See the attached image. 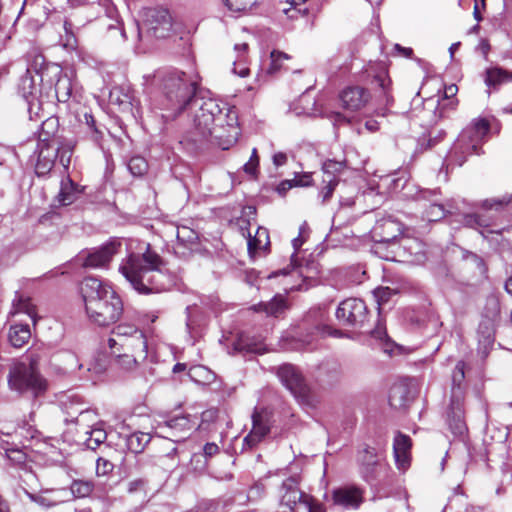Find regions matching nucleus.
Here are the masks:
<instances>
[{"instance_id":"nucleus-57","label":"nucleus","mask_w":512,"mask_h":512,"mask_svg":"<svg viewBox=\"0 0 512 512\" xmlns=\"http://www.w3.org/2000/svg\"><path fill=\"white\" fill-rule=\"evenodd\" d=\"M259 164V158L257 155V150L254 148L252 150V155L250 160L244 165V171L249 174H254Z\"/></svg>"},{"instance_id":"nucleus-18","label":"nucleus","mask_w":512,"mask_h":512,"mask_svg":"<svg viewBox=\"0 0 512 512\" xmlns=\"http://www.w3.org/2000/svg\"><path fill=\"white\" fill-rule=\"evenodd\" d=\"M252 423V430L244 439V442L249 447L255 446L270 431V424L267 414L255 411L252 415Z\"/></svg>"},{"instance_id":"nucleus-39","label":"nucleus","mask_w":512,"mask_h":512,"mask_svg":"<svg viewBox=\"0 0 512 512\" xmlns=\"http://www.w3.org/2000/svg\"><path fill=\"white\" fill-rule=\"evenodd\" d=\"M88 437L85 439V443L89 449L95 450L97 447L102 444L106 438L107 434L104 429L94 427L89 431L85 432Z\"/></svg>"},{"instance_id":"nucleus-59","label":"nucleus","mask_w":512,"mask_h":512,"mask_svg":"<svg viewBox=\"0 0 512 512\" xmlns=\"http://www.w3.org/2000/svg\"><path fill=\"white\" fill-rule=\"evenodd\" d=\"M512 200V197L511 196H505L501 199H492L490 201H486V206L490 209L492 208H498V207H502L504 205H507L508 203H510Z\"/></svg>"},{"instance_id":"nucleus-30","label":"nucleus","mask_w":512,"mask_h":512,"mask_svg":"<svg viewBox=\"0 0 512 512\" xmlns=\"http://www.w3.org/2000/svg\"><path fill=\"white\" fill-rule=\"evenodd\" d=\"M464 379H465V363L463 361H459L452 373V389H451V398H454L456 390H460L461 399H464Z\"/></svg>"},{"instance_id":"nucleus-23","label":"nucleus","mask_w":512,"mask_h":512,"mask_svg":"<svg viewBox=\"0 0 512 512\" xmlns=\"http://www.w3.org/2000/svg\"><path fill=\"white\" fill-rule=\"evenodd\" d=\"M115 356V365L124 372L134 371L139 364V361H143L137 353L129 351H121L113 353Z\"/></svg>"},{"instance_id":"nucleus-28","label":"nucleus","mask_w":512,"mask_h":512,"mask_svg":"<svg viewBox=\"0 0 512 512\" xmlns=\"http://www.w3.org/2000/svg\"><path fill=\"white\" fill-rule=\"evenodd\" d=\"M109 100L123 109H129L132 105V95L129 89L124 87H113L109 94Z\"/></svg>"},{"instance_id":"nucleus-62","label":"nucleus","mask_w":512,"mask_h":512,"mask_svg":"<svg viewBox=\"0 0 512 512\" xmlns=\"http://www.w3.org/2000/svg\"><path fill=\"white\" fill-rule=\"evenodd\" d=\"M85 119H86V124L88 125V127L92 130L93 132V139L95 141L98 140V134L99 132L97 131L96 127H95V120L93 118L92 115H88V114H85Z\"/></svg>"},{"instance_id":"nucleus-50","label":"nucleus","mask_w":512,"mask_h":512,"mask_svg":"<svg viewBox=\"0 0 512 512\" xmlns=\"http://www.w3.org/2000/svg\"><path fill=\"white\" fill-rule=\"evenodd\" d=\"M322 181L324 183V187L321 189L319 196L322 198V202L325 203L331 198L335 187L338 185V179H334L329 176V179L323 178Z\"/></svg>"},{"instance_id":"nucleus-31","label":"nucleus","mask_w":512,"mask_h":512,"mask_svg":"<svg viewBox=\"0 0 512 512\" xmlns=\"http://www.w3.org/2000/svg\"><path fill=\"white\" fill-rule=\"evenodd\" d=\"M151 436L148 433L135 432L127 437L126 444L133 453H141L150 442Z\"/></svg>"},{"instance_id":"nucleus-52","label":"nucleus","mask_w":512,"mask_h":512,"mask_svg":"<svg viewBox=\"0 0 512 512\" xmlns=\"http://www.w3.org/2000/svg\"><path fill=\"white\" fill-rule=\"evenodd\" d=\"M189 377L195 382L201 383L210 379V372L203 366H194L189 369Z\"/></svg>"},{"instance_id":"nucleus-34","label":"nucleus","mask_w":512,"mask_h":512,"mask_svg":"<svg viewBox=\"0 0 512 512\" xmlns=\"http://www.w3.org/2000/svg\"><path fill=\"white\" fill-rule=\"evenodd\" d=\"M63 30L64 33L60 35L62 46L67 50H76L78 47V40L76 37L74 25L69 20H65L63 24Z\"/></svg>"},{"instance_id":"nucleus-4","label":"nucleus","mask_w":512,"mask_h":512,"mask_svg":"<svg viewBox=\"0 0 512 512\" xmlns=\"http://www.w3.org/2000/svg\"><path fill=\"white\" fill-rule=\"evenodd\" d=\"M7 384L10 391L23 396L26 394L37 398L47 388V380L38 369V357L29 356L27 360L15 361L9 366Z\"/></svg>"},{"instance_id":"nucleus-8","label":"nucleus","mask_w":512,"mask_h":512,"mask_svg":"<svg viewBox=\"0 0 512 512\" xmlns=\"http://www.w3.org/2000/svg\"><path fill=\"white\" fill-rule=\"evenodd\" d=\"M172 30V17L163 7L148 8L144 12L142 26L138 28L139 38L144 34L158 39L166 38Z\"/></svg>"},{"instance_id":"nucleus-58","label":"nucleus","mask_w":512,"mask_h":512,"mask_svg":"<svg viewBox=\"0 0 512 512\" xmlns=\"http://www.w3.org/2000/svg\"><path fill=\"white\" fill-rule=\"evenodd\" d=\"M283 12L290 19H297L299 16H303L306 12V9H301L298 6H290L289 8H284Z\"/></svg>"},{"instance_id":"nucleus-14","label":"nucleus","mask_w":512,"mask_h":512,"mask_svg":"<svg viewBox=\"0 0 512 512\" xmlns=\"http://www.w3.org/2000/svg\"><path fill=\"white\" fill-rule=\"evenodd\" d=\"M308 496V494L299 489L298 480L295 477H290L283 481L280 488L282 505L289 507L291 510L300 512V503L304 502Z\"/></svg>"},{"instance_id":"nucleus-40","label":"nucleus","mask_w":512,"mask_h":512,"mask_svg":"<svg viewBox=\"0 0 512 512\" xmlns=\"http://www.w3.org/2000/svg\"><path fill=\"white\" fill-rule=\"evenodd\" d=\"M71 497L84 498L91 494L93 491V484L88 481L75 480L72 482L68 490Z\"/></svg>"},{"instance_id":"nucleus-36","label":"nucleus","mask_w":512,"mask_h":512,"mask_svg":"<svg viewBox=\"0 0 512 512\" xmlns=\"http://www.w3.org/2000/svg\"><path fill=\"white\" fill-rule=\"evenodd\" d=\"M479 335V351L486 356L489 349L494 343V335L492 329L487 324H481L478 330Z\"/></svg>"},{"instance_id":"nucleus-19","label":"nucleus","mask_w":512,"mask_h":512,"mask_svg":"<svg viewBox=\"0 0 512 512\" xmlns=\"http://www.w3.org/2000/svg\"><path fill=\"white\" fill-rule=\"evenodd\" d=\"M394 456L396 464L405 470L410 462L411 440L407 435L398 433L394 439Z\"/></svg>"},{"instance_id":"nucleus-26","label":"nucleus","mask_w":512,"mask_h":512,"mask_svg":"<svg viewBox=\"0 0 512 512\" xmlns=\"http://www.w3.org/2000/svg\"><path fill=\"white\" fill-rule=\"evenodd\" d=\"M20 313L27 314L35 322L36 310L30 298L17 294L13 300L10 315L15 316Z\"/></svg>"},{"instance_id":"nucleus-44","label":"nucleus","mask_w":512,"mask_h":512,"mask_svg":"<svg viewBox=\"0 0 512 512\" xmlns=\"http://www.w3.org/2000/svg\"><path fill=\"white\" fill-rule=\"evenodd\" d=\"M176 237L179 244H182L184 246L195 243V241L198 238L197 233L187 226L177 227Z\"/></svg>"},{"instance_id":"nucleus-56","label":"nucleus","mask_w":512,"mask_h":512,"mask_svg":"<svg viewBox=\"0 0 512 512\" xmlns=\"http://www.w3.org/2000/svg\"><path fill=\"white\" fill-rule=\"evenodd\" d=\"M392 294L393 291L389 287H379L374 290V297L379 305L387 302Z\"/></svg>"},{"instance_id":"nucleus-38","label":"nucleus","mask_w":512,"mask_h":512,"mask_svg":"<svg viewBox=\"0 0 512 512\" xmlns=\"http://www.w3.org/2000/svg\"><path fill=\"white\" fill-rule=\"evenodd\" d=\"M403 248L413 257V262L421 263L426 259L424 245L418 240H406Z\"/></svg>"},{"instance_id":"nucleus-15","label":"nucleus","mask_w":512,"mask_h":512,"mask_svg":"<svg viewBox=\"0 0 512 512\" xmlns=\"http://www.w3.org/2000/svg\"><path fill=\"white\" fill-rule=\"evenodd\" d=\"M332 499L345 509H357L364 500V491L355 485L342 486L333 491Z\"/></svg>"},{"instance_id":"nucleus-51","label":"nucleus","mask_w":512,"mask_h":512,"mask_svg":"<svg viewBox=\"0 0 512 512\" xmlns=\"http://www.w3.org/2000/svg\"><path fill=\"white\" fill-rule=\"evenodd\" d=\"M300 512H326V509L323 504L309 495L304 502L300 503Z\"/></svg>"},{"instance_id":"nucleus-33","label":"nucleus","mask_w":512,"mask_h":512,"mask_svg":"<svg viewBox=\"0 0 512 512\" xmlns=\"http://www.w3.org/2000/svg\"><path fill=\"white\" fill-rule=\"evenodd\" d=\"M385 468L386 465L379 459L376 463H367V465L359 468V471L366 482L372 483L379 478L380 474L385 471Z\"/></svg>"},{"instance_id":"nucleus-53","label":"nucleus","mask_w":512,"mask_h":512,"mask_svg":"<svg viewBox=\"0 0 512 512\" xmlns=\"http://www.w3.org/2000/svg\"><path fill=\"white\" fill-rule=\"evenodd\" d=\"M66 410L69 415H72L74 413H78L79 417L76 419V423H84L91 418H95V413L88 409H74V404L71 403L70 406L66 405Z\"/></svg>"},{"instance_id":"nucleus-12","label":"nucleus","mask_w":512,"mask_h":512,"mask_svg":"<svg viewBox=\"0 0 512 512\" xmlns=\"http://www.w3.org/2000/svg\"><path fill=\"white\" fill-rule=\"evenodd\" d=\"M56 158V139H41L38 143V158L35 164V173L37 176L47 175L54 167Z\"/></svg>"},{"instance_id":"nucleus-10","label":"nucleus","mask_w":512,"mask_h":512,"mask_svg":"<svg viewBox=\"0 0 512 512\" xmlns=\"http://www.w3.org/2000/svg\"><path fill=\"white\" fill-rule=\"evenodd\" d=\"M446 421L454 436L461 437L467 432L464 399H461L460 390H456L454 398H450Z\"/></svg>"},{"instance_id":"nucleus-25","label":"nucleus","mask_w":512,"mask_h":512,"mask_svg":"<svg viewBox=\"0 0 512 512\" xmlns=\"http://www.w3.org/2000/svg\"><path fill=\"white\" fill-rule=\"evenodd\" d=\"M56 139V148H57V157L59 158V163L63 166L64 169H68L71 157L73 154L75 143L72 139L66 138H55Z\"/></svg>"},{"instance_id":"nucleus-49","label":"nucleus","mask_w":512,"mask_h":512,"mask_svg":"<svg viewBox=\"0 0 512 512\" xmlns=\"http://www.w3.org/2000/svg\"><path fill=\"white\" fill-rule=\"evenodd\" d=\"M271 64L268 68V73L273 74L279 71L282 67V62L285 60H289L290 56L286 53L273 50L270 55Z\"/></svg>"},{"instance_id":"nucleus-35","label":"nucleus","mask_w":512,"mask_h":512,"mask_svg":"<svg viewBox=\"0 0 512 512\" xmlns=\"http://www.w3.org/2000/svg\"><path fill=\"white\" fill-rule=\"evenodd\" d=\"M160 428H168L171 430L173 436H177V433H185L192 429L190 421L186 416H176L164 422Z\"/></svg>"},{"instance_id":"nucleus-20","label":"nucleus","mask_w":512,"mask_h":512,"mask_svg":"<svg viewBox=\"0 0 512 512\" xmlns=\"http://www.w3.org/2000/svg\"><path fill=\"white\" fill-rule=\"evenodd\" d=\"M82 192V187L76 184L70 177H66L61 181L57 200L61 205L67 206L75 202Z\"/></svg>"},{"instance_id":"nucleus-7","label":"nucleus","mask_w":512,"mask_h":512,"mask_svg":"<svg viewBox=\"0 0 512 512\" xmlns=\"http://www.w3.org/2000/svg\"><path fill=\"white\" fill-rule=\"evenodd\" d=\"M112 353L129 351L140 355L142 360L147 358V340L144 333L131 324H119L112 331L108 340Z\"/></svg>"},{"instance_id":"nucleus-42","label":"nucleus","mask_w":512,"mask_h":512,"mask_svg":"<svg viewBox=\"0 0 512 512\" xmlns=\"http://www.w3.org/2000/svg\"><path fill=\"white\" fill-rule=\"evenodd\" d=\"M255 241H259V248H266L269 245V235L265 228H258L256 235L248 240V252L251 257L255 256Z\"/></svg>"},{"instance_id":"nucleus-5","label":"nucleus","mask_w":512,"mask_h":512,"mask_svg":"<svg viewBox=\"0 0 512 512\" xmlns=\"http://www.w3.org/2000/svg\"><path fill=\"white\" fill-rule=\"evenodd\" d=\"M490 130V123L485 118H476L466 126L453 144L448 159L461 166L469 155L480 154L481 146Z\"/></svg>"},{"instance_id":"nucleus-45","label":"nucleus","mask_w":512,"mask_h":512,"mask_svg":"<svg viewBox=\"0 0 512 512\" xmlns=\"http://www.w3.org/2000/svg\"><path fill=\"white\" fill-rule=\"evenodd\" d=\"M462 221L465 226L475 229L490 226L489 220L477 213L463 215Z\"/></svg>"},{"instance_id":"nucleus-43","label":"nucleus","mask_w":512,"mask_h":512,"mask_svg":"<svg viewBox=\"0 0 512 512\" xmlns=\"http://www.w3.org/2000/svg\"><path fill=\"white\" fill-rule=\"evenodd\" d=\"M445 209L442 204L434 201L431 202L428 207H426L423 218L429 222H436L444 218Z\"/></svg>"},{"instance_id":"nucleus-24","label":"nucleus","mask_w":512,"mask_h":512,"mask_svg":"<svg viewBox=\"0 0 512 512\" xmlns=\"http://www.w3.org/2000/svg\"><path fill=\"white\" fill-rule=\"evenodd\" d=\"M287 305L285 299L281 295H276L270 302H262L253 306L254 311L256 312H265L270 316H278L281 314Z\"/></svg>"},{"instance_id":"nucleus-61","label":"nucleus","mask_w":512,"mask_h":512,"mask_svg":"<svg viewBox=\"0 0 512 512\" xmlns=\"http://www.w3.org/2000/svg\"><path fill=\"white\" fill-rule=\"evenodd\" d=\"M203 451L206 457H212L219 452V447L215 443H206L203 447Z\"/></svg>"},{"instance_id":"nucleus-32","label":"nucleus","mask_w":512,"mask_h":512,"mask_svg":"<svg viewBox=\"0 0 512 512\" xmlns=\"http://www.w3.org/2000/svg\"><path fill=\"white\" fill-rule=\"evenodd\" d=\"M72 93V82L68 75H60L55 83V94L59 102L69 100Z\"/></svg>"},{"instance_id":"nucleus-41","label":"nucleus","mask_w":512,"mask_h":512,"mask_svg":"<svg viewBox=\"0 0 512 512\" xmlns=\"http://www.w3.org/2000/svg\"><path fill=\"white\" fill-rule=\"evenodd\" d=\"M379 459H381V455L375 448L370 446L366 445L358 451L357 462L359 464V468L367 465V463H376Z\"/></svg>"},{"instance_id":"nucleus-55","label":"nucleus","mask_w":512,"mask_h":512,"mask_svg":"<svg viewBox=\"0 0 512 512\" xmlns=\"http://www.w3.org/2000/svg\"><path fill=\"white\" fill-rule=\"evenodd\" d=\"M114 468V464L105 459V458H98L96 463V473L99 476H104L109 474Z\"/></svg>"},{"instance_id":"nucleus-22","label":"nucleus","mask_w":512,"mask_h":512,"mask_svg":"<svg viewBox=\"0 0 512 512\" xmlns=\"http://www.w3.org/2000/svg\"><path fill=\"white\" fill-rule=\"evenodd\" d=\"M512 82V71L501 67H491L485 72V83L487 86L497 87Z\"/></svg>"},{"instance_id":"nucleus-13","label":"nucleus","mask_w":512,"mask_h":512,"mask_svg":"<svg viewBox=\"0 0 512 512\" xmlns=\"http://www.w3.org/2000/svg\"><path fill=\"white\" fill-rule=\"evenodd\" d=\"M120 241L112 240L89 252L83 261L86 268H102L108 265L112 257L119 252Z\"/></svg>"},{"instance_id":"nucleus-29","label":"nucleus","mask_w":512,"mask_h":512,"mask_svg":"<svg viewBox=\"0 0 512 512\" xmlns=\"http://www.w3.org/2000/svg\"><path fill=\"white\" fill-rule=\"evenodd\" d=\"M234 50L237 53V58L234 61L233 72L235 74H238L240 77H245L249 73V69L244 65L247 51H248V44L247 43L235 44Z\"/></svg>"},{"instance_id":"nucleus-37","label":"nucleus","mask_w":512,"mask_h":512,"mask_svg":"<svg viewBox=\"0 0 512 512\" xmlns=\"http://www.w3.org/2000/svg\"><path fill=\"white\" fill-rule=\"evenodd\" d=\"M375 85H377L384 94L386 99V103L389 104L393 101L392 96L389 94V89L391 86V79L388 76V72L385 68H381V70L373 76V81Z\"/></svg>"},{"instance_id":"nucleus-64","label":"nucleus","mask_w":512,"mask_h":512,"mask_svg":"<svg viewBox=\"0 0 512 512\" xmlns=\"http://www.w3.org/2000/svg\"><path fill=\"white\" fill-rule=\"evenodd\" d=\"M287 162V156L285 153L278 152L273 156V163L276 167L282 166Z\"/></svg>"},{"instance_id":"nucleus-54","label":"nucleus","mask_w":512,"mask_h":512,"mask_svg":"<svg viewBox=\"0 0 512 512\" xmlns=\"http://www.w3.org/2000/svg\"><path fill=\"white\" fill-rule=\"evenodd\" d=\"M35 89L36 87L31 77L24 76L21 79L20 90L26 99H28L29 96H33Z\"/></svg>"},{"instance_id":"nucleus-46","label":"nucleus","mask_w":512,"mask_h":512,"mask_svg":"<svg viewBox=\"0 0 512 512\" xmlns=\"http://www.w3.org/2000/svg\"><path fill=\"white\" fill-rule=\"evenodd\" d=\"M223 3L229 11L240 13L251 9L256 0H223Z\"/></svg>"},{"instance_id":"nucleus-47","label":"nucleus","mask_w":512,"mask_h":512,"mask_svg":"<svg viewBox=\"0 0 512 512\" xmlns=\"http://www.w3.org/2000/svg\"><path fill=\"white\" fill-rule=\"evenodd\" d=\"M128 169L134 176H142L148 170V163L141 156H134L128 162Z\"/></svg>"},{"instance_id":"nucleus-6","label":"nucleus","mask_w":512,"mask_h":512,"mask_svg":"<svg viewBox=\"0 0 512 512\" xmlns=\"http://www.w3.org/2000/svg\"><path fill=\"white\" fill-rule=\"evenodd\" d=\"M163 91L169 102L168 108L181 111L196 93V81L181 71L168 72L162 81Z\"/></svg>"},{"instance_id":"nucleus-27","label":"nucleus","mask_w":512,"mask_h":512,"mask_svg":"<svg viewBox=\"0 0 512 512\" xmlns=\"http://www.w3.org/2000/svg\"><path fill=\"white\" fill-rule=\"evenodd\" d=\"M31 337V332L28 325H13L9 331V341L16 347L21 348L28 342Z\"/></svg>"},{"instance_id":"nucleus-60","label":"nucleus","mask_w":512,"mask_h":512,"mask_svg":"<svg viewBox=\"0 0 512 512\" xmlns=\"http://www.w3.org/2000/svg\"><path fill=\"white\" fill-rule=\"evenodd\" d=\"M294 186H309L312 182V176L309 173H305L300 176H296L293 180Z\"/></svg>"},{"instance_id":"nucleus-11","label":"nucleus","mask_w":512,"mask_h":512,"mask_svg":"<svg viewBox=\"0 0 512 512\" xmlns=\"http://www.w3.org/2000/svg\"><path fill=\"white\" fill-rule=\"evenodd\" d=\"M277 375L283 385L296 397L305 399L308 394V388L304 382L301 373L296 367L290 364H284L277 370Z\"/></svg>"},{"instance_id":"nucleus-48","label":"nucleus","mask_w":512,"mask_h":512,"mask_svg":"<svg viewBox=\"0 0 512 512\" xmlns=\"http://www.w3.org/2000/svg\"><path fill=\"white\" fill-rule=\"evenodd\" d=\"M344 165L342 162L328 160L322 166L323 178L329 179V176L338 179V174L343 170Z\"/></svg>"},{"instance_id":"nucleus-1","label":"nucleus","mask_w":512,"mask_h":512,"mask_svg":"<svg viewBox=\"0 0 512 512\" xmlns=\"http://www.w3.org/2000/svg\"><path fill=\"white\" fill-rule=\"evenodd\" d=\"M194 124L192 141L209 140L223 150L234 145L240 135L238 114L234 107L213 98L199 97L196 94L188 101Z\"/></svg>"},{"instance_id":"nucleus-17","label":"nucleus","mask_w":512,"mask_h":512,"mask_svg":"<svg viewBox=\"0 0 512 512\" xmlns=\"http://www.w3.org/2000/svg\"><path fill=\"white\" fill-rule=\"evenodd\" d=\"M370 99L367 90L362 87H348L340 94L342 106L350 111H358L366 106Z\"/></svg>"},{"instance_id":"nucleus-63","label":"nucleus","mask_w":512,"mask_h":512,"mask_svg":"<svg viewBox=\"0 0 512 512\" xmlns=\"http://www.w3.org/2000/svg\"><path fill=\"white\" fill-rule=\"evenodd\" d=\"M331 119H332L334 125H342V124H345L348 122L347 117L340 112L332 113Z\"/></svg>"},{"instance_id":"nucleus-16","label":"nucleus","mask_w":512,"mask_h":512,"mask_svg":"<svg viewBox=\"0 0 512 512\" xmlns=\"http://www.w3.org/2000/svg\"><path fill=\"white\" fill-rule=\"evenodd\" d=\"M25 493L31 501L45 508L53 507L70 499V493L65 488L42 489L39 493H30L25 490Z\"/></svg>"},{"instance_id":"nucleus-2","label":"nucleus","mask_w":512,"mask_h":512,"mask_svg":"<svg viewBox=\"0 0 512 512\" xmlns=\"http://www.w3.org/2000/svg\"><path fill=\"white\" fill-rule=\"evenodd\" d=\"M81 293L88 318L99 326L116 323L123 314V302L116 291L95 277H86Z\"/></svg>"},{"instance_id":"nucleus-3","label":"nucleus","mask_w":512,"mask_h":512,"mask_svg":"<svg viewBox=\"0 0 512 512\" xmlns=\"http://www.w3.org/2000/svg\"><path fill=\"white\" fill-rule=\"evenodd\" d=\"M143 253L131 252L119 266V272L140 293H150L163 288L156 277L162 276L163 260L149 244Z\"/></svg>"},{"instance_id":"nucleus-21","label":"nucleus","mask_w":512,"mask_h":512,"mask_svg":"<svg viewBox=\"0 0 512 512\" xmlns=\"http://www.w3.org/2000/svg\"><path fill=\"white\" fill-rule=\"evenodd\" d=\"M410 392L406 384L396 383L389 392V404L395 409L405 408L410 402Z\"/></svg>"},{"instance_id":"nucleus-9","label":"nucleus","mask_w":512,"mask_h":512,"mask_svg":"<svg viewBox=\"0 0 512 512\" xmlns=\"http://www.w3.org/2000/svg\"><path fill=\"white\" fill-rule=\"evenodd\" d=\"M367 307L361 299L349 298L340 303L336 310L337 319L346 326L362 327L367 319Z\"/></svg>"}]
</instances>
